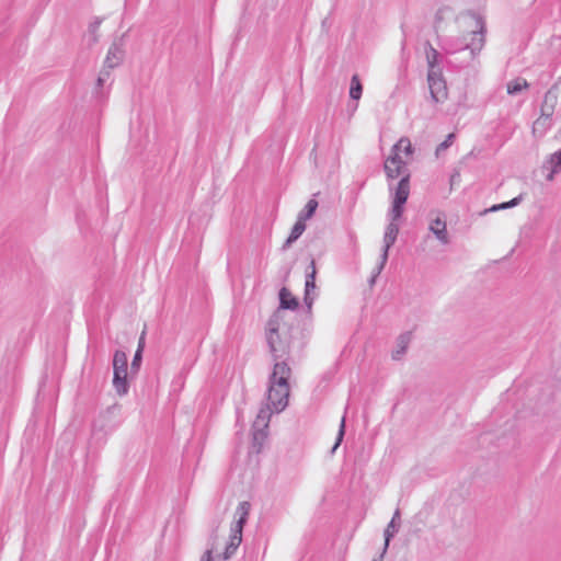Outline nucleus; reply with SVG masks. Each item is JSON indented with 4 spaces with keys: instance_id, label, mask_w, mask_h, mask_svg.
Wrapping results in <instances>:
<instances>
[{
    "instance_id": "obj_23",
    "label": "nucleus",
    "mask_w": 561,
    "mask_h": 561,
    "mask_svg": "<svg viewBox=\"0 0 561 561\" xmlns=\"http://www.w3.org/2000/svg\"><path fill=\"white\" fill-rule=\"evenodd\" d=\"M311 273L308 275L306 280V295L308 296L310 290L314 288V275H316V267L314 263L311 264Z\"/></svg>"
},
{
    "instance_id": "obj_10",
    "label": "nucleus",
    "mask_w": 561,
    "mask_h": 561,
    "mask_svg": "<svg viewBox=\"0 0 561 561\" xmlns=\"http://www.w3.org/2000/svg\"><path fill=\"white\" fill-rule=\"evenodd\" d=\"M430 231L436 237V239L443 244H447L449 242V237L447 232L446 221L437 216L430 222Z\"/></svg>"
},
{
    "instance_id": "obj_19",
    "label": "nucleus",
    "mask_w": 561,
    "mask_h": 561,
    "mask_svg": "<svg viewBox=\"0 0 561 561\" xmlns=\"http://www.w3.org/2000/svg\"><path fill=\"white\" fill-rule=\"evenodd\" d=\"M318 202L316 199H309L306 204L305 210L301 211L299 215H302V217H306V221L311 218L317 210Z\"/></svg>"
},
{
    "instance_id": "obj_21",
    "label": "nucleus",
    "mask_w": 561,
    "mask_h": 561,
    "mask_svg": "<svg viewBox=\"0 0 561 561\" xmlns=\"http://www.w3.org/2000/svg\"><path fill=\"white\" fill-rule=\"evenodd\" d=\"M550 163L553 165L549 180H552L553 173L561 169V150L550 157Z\"/></svg>"
},
{
    "instance_id": "obj_7",
    "label": "nucleus",
    "mask_w": 561,
    "mask_h": 561,
    "mask_svg": "<svg viewBox=\"0 0 561 561\" xmlns=\"http://www.w3.org/2000/svg\"><path fill=\"white\" fill-rule=\"evenodd\" d=\"M289 394L290 387H276L268 385L266 405L276 413L282 412L288 404Z\"/></svg>"
},
{
    "instance_id": "obj_9",
    "label": "nucleus",
    "mask_w": 561,
    "mask_h": 561,
    "mask_svg": "<svg viewBox=\"0 0 561 561\" xmlns=\"http://www.w3.org/2000/svg\"><path fill=\"white\" fill-rule=\"evenodd\" d=\"M291 369L285 362L275 363L270 376L268 385L276 387H289Z\"/></svg>"
},
{
    "instance_id": "obj_14",
    "label": "nucleus",
    "mask_w": 561,
    "mask_h": 561,
    "mask_svg": "<svg viewBox=\"0 0 561 561\" xmlns=\"http://www.w3.org/2000/svg\"><path fill=\"white\" fill-rule=\"evenodd\" d=\"M306 229V217H302V215H299L297 218V221L295 222L290 234L287 239V243H291L296 241L305 231Z\"/></svg>"
},
{
    "instance_id": "obj_2",
    "label": "nucleus",
    "mask_w": 561,
    "mask_h": 561,
    "mask_svg": "<svg viewBox=\"0 0 561 561\" xmlns=\"http://www.w3.org/2000/svg\"><path fill=\"white\" fill-rule=\"evenodd\" d=\"M414 148L408 137H401L390 149L383 163V170L388 179L394 180L404 174H410L407 165L412 161Z\"/></svg>"
},
{
    "instance_id": "obj_28",
    "label": "nucleus",
    "mask_w": 561,
    "mask_h": 561,
    "mask_svg": "<svg viewBox=\"0 0 561 561\" xmlns=\"http://www.w3.org/2000/svg\"><path fill=\"white\" fill-rule=\"evenodd\" d=\"M98 83H99V85H102V83H103V77L102 76L99 77Z\"/></svg>"
},
{
    "instance_id": "obj_4",
    "label": "nucleus",
    "mask_w": 561,
    "mask_h": 561,
    "mask_svg": "<svg viewBox=\"0 0 561 561\" xmlns=\"http://www.w3.org/2000/svg\"><path fill=\"white\" fill-rule=\"evenodd\" d=\"M460 27L467 41V36H470V41L466 43L467 48L476 50L482 46V31L483 23L480 18L476 15H466L460 20Z\"/></svg>"
},
{
    "instance_id": "obj_22",
    "label": "nucleus",
    "mask_w": 561,
    "mask_h": 561,
    "mask_svg": "<svg viewBox=\"0 0 561 561\" xmlns=\"http://www.w3.org/2000/svg\"><path fill=\"white\" fill-rule=\"evenodd\" d=\"M519 201H520L519 197H515V198H513L510 202L502 203V204H499V205H493L489 210L490 211H496V210H500V209H505V208H508V207H513V206H516L519 203Z\"/></svg>"
},
{
    "instance_id": "obj_1",
    "label": "nucleus",
    "mask_w": 561,
    "mask_h": 561,
    "mask_svg": "<svg viewBox=\"0 0 561 561\" xmlns=\"http://www.w3.org/2000/svg\"><path fill=\"white\" fill-rule=\"evenodd\" d=\"M251 505L249 502H241L234 513V522L231 524L230 535L228 540L215 536L213 538L211 548L208 549L201 561H213V553L217 558L227 560L233 554L242 541L243 526L249 517Z\"/></svg>"
},
{
    "instance_id": "obj_6",
    "label": "nucleus",
    "mask_w": 561,
    "mask_h": 561,
    "mask_svg": "<svg viewBox=\"0 0 561 561\" xmlns=\"http://www.w3.org/2000/svg\"><path fill=\"white\" fill-rule=\"evenodd\" d=\"M409 195H410V174H404L403 176H401V180L399 181V183L396 187L392 208L390 211L392 221H396L401 217V215L403 213V206L407 203Z\"/></svg>"
},
{
    "instance_id": "obj_25",
    "label": "nucleus",
    "mask_w": 561,
    "mask_h": 561,
    "mask_svg": "<svg viewBox=\"0 0 561 561\" xmlns=\"http://www.w3.org/2000/svg\"><path fill=\"white\" fill-rule=\"evenodd\" d=\"M454 137V134H449L447 138L442 144L438 145L437 152L447 149L453 144Z\"/></svg>"
},
{
    "instance_id": "obj_18",
    "label": "nucleus",
    "mask_w": 561,
    "mask_h": 561,
    "mask_svg": "<svg viewBox=\"0 0 561 561\" xmlns=\"http://www.w3.org/2000/svg\"><path fill=\"white\" fill-rule=\"evenodd\" d=\"M426 60L430 69H439L438 67V53L432 46L426 49Z\"/></svg>"
},
{
    "instance_id": "obj_15",
    "label": "nucleus",
    "mask_w": 561,
    "mask_h": 561,
    "mask_svg": "<svg viewBox=\"0 0 561 561\" xmlns=\"http://www.w3.org/2000/svg\"><path fill=\"white\" fill-rule=\"evenodd\" d=\"M528 88V83L523 78H517L507 83V93L508 94H515L517 92H520L524 89Z\"/></svg>"
},
{
    "instance_id": "obj_16",
    "label": "nucleus",
    "mask_w": 561,
    "mask_h": 561,
    "mask_svg": "<svg viewBox=\"0 0 561 561\" xmlns=\"http://www.w3.org/2000/svg\"><path fill=\"white\" fill-rule=\"evenodd\" d=\"M363 87L357 75L352 77L350 96L354 100H359L362 96Z\"/></svg>"
},
{
    "instance_id": "obj_13",
    "label": "nucleus",
    "mask_w": 561,
    "mask_h": 561,
    "mask_svg": "<svg viewBox=\"0 0 561 561\" xmlns=\"http://www.w3.org/2000/svg\"><path fill=\"white\" fill-rule=\"evenodd\" d=\"M274 411H272L268 408V405H266V408H262L259 411V413H257V415L255 417V421L253 423L254 430L257 431V432L265 430L268 426L271 414Z\"/></svg>"
},
{
    "instance_id": "obj_5",
    "label": "nucleus",
    "mask_w": 561,
    "mask_h": 561,
    "mask_svg": "<svg viewBox=\"0 0 561 561\" xmlns=\"http://www.w3.org/2000/svg\"><path fill=\"white\" fill-rule=\"evenodd\" d=\"M127 376V355L123 351H116L113 357V386L119 396L128 391Z\"/></svg>"
},
{
    "instance_id": "obj_24",
    "label": "nucleus",
    "mask_w": 561,
    "mask_h": 561,
    "mask_svg": "<svg viewBox=\"0 0 561 561\" xmlns=\"http://www.w3.org/2000/svg\"><path fill=\"white\" fill-rule=\"evenodd\" d=\"M344 433H345V417L343 416L342 420H341V424H340L336 442H335V444L333 446V450H335L339 447V445L342 443L343 437H344Z\"/></svg>"
},
{
    "instance_id": "obj_20",
    "label": "nucleus",
    "mask_w": 561,
    "mask_h": 561,
    "mask_svg": "<svg viewBox=\"0 0 561 561\" xmlns=\"http://www.w3.org/2000/svg\"><path fill=\"white\" fill-rule=\"evenodd\" d=\"M142 341H144V336H141V339H140V343H139L138 350L136 351L134 359H133V363H131V369L135 370V371H137L139 369V366H140L141 354H142V348H144Z\"/></svg>"
},
{
    "instance_id": "obj_26",
    "label": "nucleus",
    "mask_w": 561,
    "mask_h": 561,
    "mask_svg": "<svg viewBox=\"0 0 561 561\" xmlns=\"http://www.w3.org/2000/svg\"><path fill=\"white\" fill-rule=\"evenodd\" d=\"M392 527H393V522H391V523L389 524V526L387 527V529H386V546H387V545H388V542H389V538H390V537L392 536V534H393V533H392V529H391Z\"/></svg>"
},
{
    "instance_id": "obj_12",
    "label": "nucleus",
    "mask_w": 561,
    "mask_h": 561,
    "mask_svg": "<svg viewBox=\"0 0 561 561\" xmlns=\"http://www.w3.org/2000/svg\"><path fill=\"white\" fill-rule=\"evenodd\" d=\"M298 307V300L296 297L287 289L282 288L279 291V309H290L295 310Z\"/></svg>"
},
{
    "instance_id": "obj_27",
    "label": "nucleus",
    "mask_w": 561,
    "mask_h": 561,
    "mask_svg": "<svg viewBox=\"0 0 561 561\" xmlns=\"http://www.w3.org/2000/svg\"><path fill=\"white\" fill-rule=\"evenodd\" d=\"M409 336H402L401 337V343H402V351H404V348L407 347V344L409 342Z\"/></svg>"
},
{
    "instance_id": "obj_8",
    "label": "nucleus",
    "mask_w": 561,
    "mask_h": 561,
    "mask_svg": "<svg viewBox=\"0 0 561 561\" xmlns=\"http://www.w3.org/2000/svg\"><path fill=\"white\" fill-rule=\"evenodd\" d=\"M428 88L432 99L435 102H443L447 99L448 91L446 81L440 69H430L427 75Z\"/></svg>"
},
{
    "instance_id": "obj_3",
    "label": "nucleus",
    "mask_w": 561,
    "mask_h": 561,
    "mask_svg": "<svg viewBox=\"0 0 561 561\" xmlns=\"http://www.w3.org/2000/svg\"><path fill=\"white\" fill-rule=\"evenodd\" d=\"M284 322L283 311L276 310L267 322V342L275 358L282 357L289 351V340L287 333L279 332Z\"/></svg>"
},
{
    "instance_id": "obj_11",
    "label": "nucleus",
    "mask_w": 561,
    "mask_h": 561,
    "mask_svg": "<svg viewBox=\"0 0 561 561\" xmlns=\"http://www.w3.org/2000/svg\"><path fill=\"white\" fill-rule=\"evenodd\" d=\"M398 232H399V229L396 224L391 222L387 227V230H386L385 237H383L385 247H383V252L381 255V265H380L379 270H381L382 266L385 265L387 257H388V251H389L390 247L394 243Z\"/></svg>"
},
{
    "instance_id": "obj_17",
    "label": "nucleus",
    "mask_w": 561,
    "mask_h": 561,
    "mask_svg": "<svg viewBox=\"0 0 561 561\" xmlns=\"http://www.w3.org/2000/svg\"><path fill=\"white\" fill-rule=\"evenodd\" d=\"M122 56H123V53L118 48L110 49V51L106 56V59H105V65L108 68H114L122 59Z\"/></svg>"
}]
</instances>
